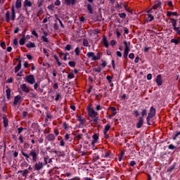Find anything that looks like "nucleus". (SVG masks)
I'll return each mask as SVG.
<instances>
[{"label": "nucleus", "instance_id": "f257e3e1", "mask_svg": "<svg viewBox=\"0 0 180 180\" xmlns=\"http://www.w3.org/2000/svg\"><path fill=\"white\" fill-rule=\"evenodd\" d=\"M21 154L23 155V157H25V160L27 162H29V160H31L33 162H36V161H37V157H39V152H37L36 150H32L28 154L25 153L23 149H22Z\"/></svg>", "mask_w": 180, "mask_h": 180}, {"label": "nucleus", "instance_id": "f03ea898", "mask_svg": "<svg viewBox=\"0 0 180 180\" xmlns=\"http://www.w3.org/2000/svg\"><path fill=\"white\" fill-rule=\"evenodd\" d=\"M170 23H172V26L173 27V30L175 32L177 36H180V27H177L178 20L175 18H169Z\"/></svg>", "mask_w": 180, "mask_h": 180}, {"label": "nucleus", "instance_id": "7ed1b4c3", "mask_svg": "<svg viewBox=\"0 0 180 180\" xmlns=\"http://www.w3.org/2000/svg\"><path fill=\"white\" fill-rule=\"evenodd\" d=\"M170 23H172V26L173 27V30L175 32L177 36H180V27H177L178 20L175 18H169Z\"/></svg>", "mask_w": 180, "mask_h": 180}, {"label": "nucleus", "instance_id": "20e7f679", "mask_svg": "<svg viewBox=\"0 0 180 180\" xmlns=\"http://www.w3.org/2000/svg\"><path fill=\"white\" fill-rule=\"evenodd\" d=\"M87 57L89 58H91L92 61H96L98 60H101V58L102 57L103 54L101 52H98L96 55H95V53L94 52H88L86 53Z\"/></svg>", "mask_w": 180, "mask_h": 180}, {"label": "nucleus", "instance_id": "39448f33", "mask_svg": "<svg viewBox=\"0 0 180 180\" xmlns=\"http://www.w3.org/2000/svg\"><path fill=\"white\" fill-rule=\"evenodd\" d=\"M155 113H156L155 108L153 106L150 107V112L148 113V116L146 117V122L148 126H151V123L150 122V121L151 120V119H153V117H154V116H155Z\"/></svg>", "mask_w": 180, "mask_h": 180}, {"label": "nucleus", "instance_id": "423d86ee", "mask_svg": "<svg viewBox=\"0 0 180 180\" xmlns=\"http://www.w3.org/2000/svg\"><path fill=\"white\" fill-rule=\"evenodd\" d=\"M88 115L89 117H91L93 119L92 122L94 123H96L99 119L98 114L94 108L92 110H89L88 111Z\"/></svg>", "mask_w": 180, "mask_h": 180}, {"label": "nucleus", "instance_id": "0eeeda50", "mask_svg": "<svg viewBox=\"0 0 180 180\" xmlns=\"http://www.w3.org/2000/svg\"><path fill=\"white\" fill-rule=\"evenodd\" d=\"M24 6H23V11H25L26 12V15L27 16H29V10L27 9V8H32V1L30 0H25L24 1Z\"/></svg>", "mask_w": 180, "mask_h": 180}, {"label": "nucleus", "instance_id": "6e6552de", "mask_svg": "<svg viewBox=\"0 0 180 180\" xmlns=\"http://www.w3.org/2000/svg\"><path fill=\"white\" fill-rule=\"evenodd\" d=\"M44 167V164H43V162L39 161L35 162L33 168L34 171H40V169H43Z\"/></svg>", "mask_w": 180, "mask_h": 180}, {"label": "nucleus", "instance_id": "1a4fd4ad", "mask_svg": "<svg viewBox=\"0 0 180 180\" xmlns=\"http://www.w3.org/2000/svg\"><path fill=\"white\" fill-rule=\"evenodd\" d=\"M26 82H28V84H30L31 85H33V84H36V79L34 78V75H27Z\"/></svg>", "mask_w": 180, "mask_h": 180}, {"label": "nucleus", "instance_id": "9d476101", "mask_svg": "<svg viewBox=\"0 0 180 180\" xmlns=\"http://www.w3.org/2000/svg\"><path fill=\"white\" fill-rule=\"evenodd\" d=\"M144 125V118L143 117H139L138 119V122L136 123V129H141Z\"/></svg>", "mask_w": 180, "mask_h": 180}, {"label": "nucleus", "instance_id": "9b49d317", "mask_svg": "<svg viewBox=\"0 0 180 180\" xmlns=\"http://www.w3.org/2000/svg\"><path fill=\"white\" fill-rule=\"evenodd\" d=\"M56 140V136L53 134H50L45 138L46 144H48L49 141H54Z\"/></svg>", "mask_w": 180, "mask_h": 180}, {"label": "nucleus", "instance_id": "f8f14e48", "mask_svg": "<svg viewBox=\"0 0 180 180\" xmlns=\"http://www.w3.org/2000/svg\"><path fill=\"white\" fill-rule=\"evenodd\" d=\"M20 88L22 89V92H25V94H29L30 92V89L27 87L26 84H20Z\"/></svg>", "mask_w": 180, "mask_h": 180}, {"label": "nucleus", "instance_id": "ddd939ff", "mask_svg": "<svg viewBox=\"0 0 180 180\" xmlns=\"http://www.w3.org/2000/svg\"><path fill=\"white\" fill-rule=\"evenodd\" d=\"M155 82L158 86H161V85H162V76L161 75H158L156 77Z\"/></svg>", "mask_w": 180, "mask_h": 180}, {"label": "nucleus", "instance_id": "4468645a", "mask_svg": "<svg viewBox=\"0 0 180 180\" xmlns=\"http://www.w3.org/2000/svg\"><path fill=\"white\" fill-rule=\"evenodd\" d=\"M20 101H22V96H20V95L15 96L14 97V101L13 103V106H16V105H18V103H19Z\"/></svg>", "mask_w": 180, "mask_h": 180}, {"label": "nucleus", "instance_id": "2eb2a0df", "mask_svg": "<svg viewBox=\"0 0 180 180\" xmlns=\"http://www.w3.org/2000/svg\"><path fill=\"white\" fill-rule=\"evenodd\" d=\"M4 127H8L9 126V120L6 117V115H4L2 117Z\"/></svg>", "mask_w": 180, "mask_h": 180}, {"label": "nucleus", "instance_id": "dca6fc26", "mask_svg": "<svg viewBox=\"0 0 180 180\" xmlns=\"http://www.w3.org/2000/svg\"><path fill=\"white\" fill-rule=\"evenodd\" d=\"M11 20H15L16 19V12H15V6L11 7Z\"/></svg>", "mask_w": 180, "mask_h": 180}, {"label": "nucleus", "instance_id": "f3484780", "mask_svg": "<svg viewBox=\"0 0 180 180\" xmlns=\"http://www.w3.org/2000/svg\"><path fill=\"white\" fill-rule=\"evenodd\" d=\"M65 4L68 6H70V5H75V4H77V0H65Z\"/></svg>", "mask_w": 180, "mask_h": 180}, {"label": "nucleus", "instance_id": "a211bd4d", "mask_svg": "<svg viewBox=\"0 0 180 180\" xmlns=\"http://www.w3.org/2000/svg\"><path fill=\"white\" fill-rule=\"evenodd\" d=\"M5 16H6V22H7V23H9V22H11V11H7Z\"/></svg>", "mask_w": 180, "mask_h": 180}, {"label": "nucleus", "instance_id": "6ab92c4d", "mask_svg": "<svg viewBox=\"0 0 180 180\" xmlns=\"http://www.w3.org/2000/svg\"><path fill=\"white\" fill-rule=\"evenodd\" d=\"M78 121L79 122V124L81 126H83V124H85V118L81 117V116H77Z\"/></svg>", "mask_w": 180, "mask_h": 180}, {"label": "nucleus", "instance_id": "aec40b11", "mask_svg": "<svg viewBox=\"0 0 180 180\" xmlns=\"http://www.w3.org/2000/svg\"><path fill=\"white\" fill-rule=\"evenodd\" d=\"M178 16V12H171V11H167V18H170V16Z\"/></svg>", "mask_w": 180, "mask_h": 180}, {"label": "nucleus", "instance_id": "412c9836", "mask_svg": "<svg viewBox=\"0 0 180 180\" xmlns=\"http://www.w3.org/2000/svg\"><path fill=\"white\" fill-rule=\"evenodd\" d=\"M103 44L105 47L106 48L109 47V42H108V39L105 36H103Z\"/></svg>", "mask_w": 180, "mask_h": 180}, {"label": "nucleus", "instance_id": "4be33fe9", "mask_svg": "<svg viewBox=\"0 0 180 180\" xmlns=\"http://www.w3.org/2000/svg\"><path fill=\"white\" fill-rule=\"evenodd\" d=\"M161 1H158L157 3L153 6V9H158V8H161L162 5Z\"/></svg>", "mask_w": 180, "mask_h": 180}, {"label": "nucleus", "instance_id": "5701e85b", "mask_svg": "<svg viewBox=\"0 0 180 180\" xmlns=\"http://www.w3.org/2000/svg\"><path fill=\"white\" fill-rule=\"evenodd\" d=\"M15 8L16 9H20L22 8V0H16Z\"/></svg>", "mask_w": 180, "mask_h": 180}, {"label": "nucleus", "instance_id": "b1692460", "mask_svg": "<svg viewBox=\"0 0 180 180\" xmlns=\"http://www.w3.org/2000/svg\"><path fill=\"white\" fill-rule=\"evenodd\" d=\"M26 47H27V49H34L36 44L34 42L30 41V43L26 44Z\"/></svg>", "mask_w": 180, "mask_h": 180}, {"label": "nucleus", "instance_id": "393cba45", "mask_svg": "<svg viewBox=\"0 0 180 180\" xmlns=\"http://www.w3.org/2000/svg\"><path fill=\"white\" fill-rule=\"evenodd\" d=\"M87 10L89 13L92 15L94 13V8H92V6L90 4L86 5Z\"/></svg>", "mask_w": 180, "mask_h": 180}, {"label": "nucleus", "instance_id": "a878e982", "mask_svg": "<svg viewBox=\"0 0 180 180\" xmlns=\"http://www.w3.org/2000/svg\"><path fill=\"white\" fill-rule=\"evenodd\" d=\"M175 167H176V162H174L172 165H171L168 168L167 172H172V171H174V169H175Z\"/></svg>", "mask_w": 180, "mask_h": 180}, {"label": "nucleus", "instance_id": "bb28decb", "mask_svg": "<svg viewBox=\"0 0 180 180\" xmlns=\"http://www.w3.org/2000/svg\"><path fill=\"white\" fill-rule=\"evenodd\" d=\"M141 117H142V119H144V117L145 116H147V109L146 108H143L141 110Z\"/></svg>", "mask_w": 180, "mask_h": 180}, {"label": "nucleus", "instance_id": "cd10ccee", "mask_svg": "<svg viewBox=\"0 0 180 180\" xmlns=\"http://www.w3.org/2000/svg\"><path fill=\"white\" fill-rule=\"evenodd\" d=\"M100 158L99 155L94 153L93 155V162H96V161H98V160H100Z\"/></svg>", "mask_w": 180, "mask_h": 180}, {"label": "nucleus", "instance_id": "c85d7f7f", "mask_svg": "<svg viewBox=\"0 0 180 180\" xmlns=\"http://www.w3.org/2000/svg\"><path fill=\"white\" fill-rule=\"evenodd\" d=\"M113 153L112 152H107L104 155V158H112Z\"/></svg>", "mask_w": 180, "mask_h": 180}, {"label": "nucleus", "instance_id": "c756f323", "mask_svg": "<svg viewBox=\"0 0 180 180\" xmlns=\"http://www.w3.org/2000/svg\"><path fill=\"white\" fill-rule=\"evenodd\" d=\"M123 44L124 45V49H130V42L124 41Z\"/></svg>", "mask_w": 180, "mask_h": 180}, {"label": "nucleus", "instance_id": "7c9ffc66", "mask_svg": "<svg viewBox=\"0 0 180 180\" xmlns=\"http://www.w3.org/2000/svg\"><path fill=\"white\" fill-rule=\"evenodd\" d=\"M11 90L10 88H8L6 91V96H7V99H11Z\"/></svg>", "mask_w": 180, "mask_h": 180}, {"label": "nucleus", "instance_id": "2f4dec72", "mask_svg": "<svg viewBox=\"0 0 180 180\" xmlns=\"http://www.w3.org/2000/svg\"><path fill=\"white\" fill-rule=\"evenodd\" d=\"M109 130H110V124H107L104 128L103 133L106 134L108 131H109Z\"/></svg>", "mask_w": 180, "mask_h": 180}, {"label": "nucleus", "instance_id": "473e14b6", "mask_svg": "<svg viewBox=\"0 0 180 180\" xmlns=\"http://www.w3.org/2000/svg\"><path fill=\"white\" fill-rule=\"evenodd\" d=\"M20 68H22V66H20V65H17L15 67V70L14 72L16 74L17 72H19V71H20Z\"/></svg>", "mask_w": 180, "mask_h": 180}, {"label": "nucleus", "instance_id": "72a5a7b5", "mask_svg": "<svg viewBox=\"0 0 180 180\" xmlns=\"http://www.w3.org/2000/svg\"><path fill=\"white\" fill-rule=\"evenodd\" d=\"M26 43V38H22L19 41L20 46H23Z\"/></svg>", "mask_w": 180, "mask_h": 180}, {"label": "nucleus", "instance_id": "f704fd0d", "mask_svg": "<svg viewBox=\"0 0 180 180\" xmlns=\"http://www.w3.org/2000/svg\"><path fill=\"white\" fill-rule=\"evenodd\" d=\"M92 139L95 141H98V140H99V134H94L92 136Z\"/></svg>", "mask_w": 180, "mask_h": 180}, {"label": "nucleus", "instance_id": "c9c22d12", "mask_svg": "<svg viewBox=\"0 0 180 180\" xmlns=\"http://www.w3.org/2000/svg\"><path fill=\"white\" fill-rule=\"evenodd\" d=\"M41 39L42 40V41H44V43H49V38L44 36H41Z\"/></svg>", "mask_w": 180, "mask_h": 180}, {"label": "nucleus", "instance_id": "e433bc0d", "mask_svg": "<svg viewBox=\"0 0 180 180\" xmlns=\"http://www.w3.org/2000/svg\"><path fill=\"white\" fill-rule=\"evenodd\" d=\"M132 115H134L135 117H138L140 116V112H139L137 110H134Z\"/></svg>", "mask_w": 180, "mask_h": 180}, {"label": "nucleus", "instance_id": "4c0bfd02", "mask_svg": "<svg viewBox=\"0 0 180 180\" xmlns=\"http://www.w3.org/2000/svg\"><path fill=\"white\" fill-rule=\"evenodd\" d=\"M171 43H174L175 44V46H178V44H179V42L178 41V40L176 39H172L170 40Z\"/></svg>", "mask_w": 180, "mask_h": 180}, {"label": "nucleus", "instance_id": "58836bf2", "mask_svg": "<svg viewBox=\"0 0 180 180\" xmlns=\"http://www.w3.org/2000/svg\"><path fill=\"white\" fill-rule=\"evenodd\" d=\"M148 22H153L154 20V16L151 14H148Z\"/></svg>", "mask_w": 180, "mask_h": 180}, {"label": "nucleus", "instance_id": "ea45409f", "mask_svg": "<svg viewBox=\"0 0 180 180\" xmlns=\"http://www.w3.org/2000/svg\"><path fill=\"white\" fill-rule=\"evenodd\" d=\"M89 44V43L88 42V39H83V46H84V47H88Z\"/></svg>", "mask_w": 180, "mask_h": 180}, {"label": "nucleus", "instance_id": "a19ab883", "mask_svg": "<svg viewBox=\"0 0 180 180\" xmlns=\"http://www.w3.org/2000/svg\"><path fill=\"white\" fill-rule=\"evenodd\" d=\"M75 53L76 54V56H79L80 53H81V51H79V47H77L75 49Z\"/></svg>", "mask_w": 180, "mask_h": 180}, {"label": "nucleus", "instance_id": "79ce46f5", "mask_svg": "<svg viewBox=\"0 0 180 180\" xmlns=\"http://www.w3.org/2000/svg\"><path fill=\"white\" fill-rule=\"evenodd\" d=\"M106 79L108 81L109 84H111L112 83V79H113V77L110 75H108L106 77Z\"/></svg>", "mask_w": 180, "mask_h": 180}, {"label": "nucleus", "instance_id": "37998d69", "mask_svg": "<svg viewBox=\"0 0 180 180\" xmlns=\"http://www.w3.org/2000/svg\"><path fill=\"white\" fill-rule=\"evenodd\" d=\"M29 174V170L27 169H25L22 171V176H26Z\"/></svg>", "mask_w": 180, "mask_h": 180}, {"label": "nucleus", "instance_id": "c03bdc74", "mask_svg": "<svg viewBox=\"0 0 180 180\" xmlns=\"http://www.w3.org/2000/svg\"><path fill=\"white\" fill-rule=\"evenodd\" d=\"M71 49H72L71 44H67L66 46L65 47V50H66V51H70Z\"/></svg>", "mask_w": 180, "mask_h": 180}, {"label": "nucleus", "instance_id": "a18cd8bd", "mask_svg": "<svg viewBox=\"0 0 180 180\" xmlns=\"http://www.w3.org/2000/svg\"><path fill=\"white\" fill-rule=\"evenodd\" d=\"M23 130H26V128H23L22 127L18 128V134H20L23 131Z\"/></svg>", "mask_w": 180, "mask_h": 180}, {"label": "nucleus", "instance_id": "49530a36", "mask_svg": "<svg viewBox=\"0 0 180 180\" xmlns=\"http://www.w3.org/2000/svg\"><path fill=\"white\" fill-rule=\"evenodd\" d=\"M44 165H47V164H49V156L44 157Z\"/></svg>", "mask_w": 180, "mask_h": 180}, {"label": "nucleus", "instance_id": "de8ad7c7", "mask_svg": "<svg viewBox=\"0 0 180 180\" xmlns=\"http://www.w3.org/2000/svg\"><path fill=\"white\" fill-rule=\"evenodd\" d=\"M101 65L103 68H105V67L108 65V62H106V60H102Z\"/></svg>", "mask_w": 180, "mask_h": 180}, {"label": "nucleus", "instance_id": "09e8293b", "mask_svg": "<svg viewBox=\"0 0 180 180\" xmlns=\"http://www.w3.org/2000/svg\"><path fill=\"white\" fill-rule=\"evenodd\" d=\"M32 34L33 36H34L37 39H39V34H37V32H36V30H32Z\"/></svg>", "mask_w": 180, "mask_h": 180}, {"label": "nucleus", "instance_id": "8fccbe9b", "mask_svg": "<svg viewBox=\"0 0 180 180\" xmlns=\"http://www.w3.org/2000/svg\"><path fill=\"white\" fill-rule=\"evenodd\" d=\"M92 106H93L92 103H90L87 105V107H86L87 111H88V110H91L92 109H94V108H93Z\"/></svg>", "mask_w": 180, "mask_h": 180}, {"label": "nucleus", "instance_id": "3c124183", "mask_svg": "<svg viewBox=\"0 0 180 180\" xmlns=\"http://www.w3.org/2000/svg\"><path fill=\"white\" fill-rule=\"evenodd\" d=\"M169 150H175L176 148V146H174L173 144H170L168 146Z\"/></svg>", "mask_w": 180, "mask_h": 180}, {"label": "nucleus", "instance_id": "603ef678", "mask_svg": "<svg viewBox=\"0 0 180 180\" xmlns=\"http://www.w3.org/2000/svg\"><path fill=\"white\" fill-rule=\"evenodd\" d=\"M54 5H55V6H60V5H61V1L60 0H56L54 2Z\"/></svg>", "mask_w": 180, "mask_h": 180}, {"label": "nucleus", "instance_id": "864d4df0", "mask_svg": "<svg viewBox=\"0 0 180 180\" xmlns=\"http://www.w3.org/2000/svg\"><path fill=\"white\" fill-rule=\"evenodd\" d=\"M118 15H119L120 18H121L122 19L126 18V14L124 13H119Z\"/></svg>", "mask_w": 180, "mask_h": 180}, {"label": "nucleus", "instance_id": "5fc2aeb1", "mask_svg": "<svg viewBox=\"0 0 180 180\" xmlns=\"http://www.w3.org/2000/svg\"><path fill=\"white\" fill-rule=\"evenodd\" d=\"M1 47H2V49H4V50H5V49L6 48V44L5 43V41H3L0 44Z\"/></svg>", "mask_w": 180, "mask_h": 180}, {"label": "nucleus", "instance_id": "6e6d98bb", "mask_svg": "<svg viewBox=\"0 0 180 180\" xmlns=\"http://www.w3.org/2000/svg\"><path fill=\"white\" fill-rule=\"evenodd\" d=\"M74 73H69L68 75V78L69 79H72V78H74Z\"/></svg>", "mask_w": 180, "mask_h": 180}, {"label": "nucleus", "instance_id": "4d7b16f0", "mask_svg": "<svg viewBox=\"0 0 180 180\" xmlns=\"http://www.w3.org/2000/svg\"><path fill=\"white\" fill-rule=\"evenodd\" d=\"M94 71H95V72H101L102 71V68H101V67H98L97 68H94Z\"/></svg>", "mask_w": 180, "mask_h": 180}, {"label": "nucleus", "instance_id": "13d9d810", "mask_svg": "<svg viewBox=\"0 0 180 180\" xmlns=\"http://www.w3.org/2000/svg\"><path fill=\"white\" fill-rule=\"evenodd\" d=\"M68 65H70V67H75V62L74 61H70L68 63Z\"/></svg>", "mask_w": 180, "mask_h": 180}, {"label": "nucleus", "instance_id": "bf43d9fd", "mask_svg": "<svg viewBox=\"0 0 180 180\" xmlns=\"http://www.w3.org/2000/svg\"><path fill=\"white\" fill-rule=\"evenodd\" d=\"M18 140H20V144H23V136L22 135H20Z\"/></svg>", "mask_w": 180, "mask_h": 180}, {"label": "nucleus", "instance_id": "052dcab7", "mask_svg": "<svg viewBox=\"0 0 180 180\" xmlns=\"http://www.w3.org/2000/svg\"><path fill=\"white\" fill-rule=\"evenodd\" d=\"M167 5L169 8H174V4H172V1H168Z\"/></svg>", "mask_w": 180, "mask_h": 180}, {"label": "nucleus", "instance_id": "680f3d73", "mask_svg": "<svg viewBox=\"0 0 180 180\" xmlns=\"http://www.w3.org/2000/svg\"><path fill=\"white\" fill-rule=\"evenodd\" d=\"M82 137H84V135H82V134H77V139L78 140H81V139H82Z\"/></svg>", "mask_w": 180, "mask_h": 180}, {"label": "nucleus", "instance_id": "e2e57ef3", "mask_svg": "<svg viewBox=\"0 0 180 180\" xmlns=\"http://www.w3.org/2000/svg\"><path fill=\"white\" fill-rule=\"evenodd\" d=\"M60 98H61V95H60V94H56V96L55 98V101H59L60 100Z\"/></svg>", "mask_w": 180, "mask_h": 180}, {"label": "nucleus", "instance_id": "0e129e2a", "mask_svg": "<svg viewBox=\"0 0 180 180\" xmlns=\"http://www.w3.org/2000/svg\"><path fill=\"white\" fill-rule=\"evenodd\" d=\"M129 165H130L131 167H134V166L136 165V161L131 160V161L130 162V163H129Z\"/></svg>", "mask_w": 180, "mask_h": 180}, {"label": "nucleus", "instance_id": "69168bd1", "mask_svg": "<svg viewBox=\"0 0 180 180\" xmlns=\"http://www.w3.org/2000/svg\"><path fill=\"white\" fill-rule=\"evenodd\" d=\"M96 110H102V106L101 105H96Z\"/></svg>", "mask_w": 180, "mask_h": 180}, {"label": "nucleus", "instance_id": "338daca9", "mask_svg": "<svg viewBox=\"0 0 180 180\" xmlns=\"http://www.w3.org/2000/svg\"><path fill=\"white\" fill-rule=\"evenodd\" d=\"M123 29H124V34H129V29H127V27H123Z\"/></svg>", "mask_w": 180, "mask_h": 180}, {"label": "nucleus", "instance_id": "774afa93", "mask_svg": "<svg viewBox=\"0 0 180 180\" xmlns=\"http://www.w3.org/2000/svg\"><path fill=\"white\" fill-rule=\"evenodd\" d=\"M13 44L14 46H18V39L15 38L13 40Z\"/></svg>", "mask_w": 180, "mask_h": 180}]
</instances>
